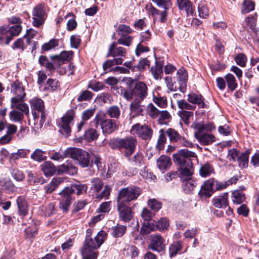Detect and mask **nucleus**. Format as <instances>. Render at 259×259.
<instances>
[{"instance_id":"a18cd8bd","label":"nucleus","mask_w":259,"mask_h":259,"mask_svg":"<svg viewBox=\"0 0 259 259\" xmlns=\"http://www.w3.org/2000/svg\"><path fill=\"white\" fill-rule=\"evenodd\" d=\"M72 54V51H64L61 52L59 55L51 57V58L53 60L56 59L59 61V62H60L61 61H69L71 59Z\"/></svg>"},{"instance_id":"412c9836","label":"nucleus","mask_w":259,"mask_h":259,"mask_svg":"<svg viewBox=\"0 0 259 259\" xmlns=\"http://www.w3.org/2000/svg\"><path fill=\"white\" fill-rule=\"evenodd\" d=\"M177 81L179 84V90L182 92H185L188 80V74L185 69L182 67L177 72Z\"/></svg>"},{"instance_id":"c85d7f7f","label":"nucleus","mask_w":259,"mask_h":259,"mask_svg":"<svg viewBox=\"0 0 259 259\" xmlns=\"http://www.w3.org/2000/svg\"><path fill=\"white\" fill-rule=\"evenodd\" d=\"M2 189L7 193L15 192L17 190V187L15 186L13 182L9 179L5 178L1 184Z\"/></svg>"},{"instance_id":"5701e85b","label":"nucleus","mask_w":259,"mask_h":259,"mask_svg":"<svg viewBox=\"0 0 259 259\" xmlns=\"http://www.w3.org/2000/svg\"><path fill=\"white\" fill-rule=\"evenodd\" d=\"M57 169L59 173H65L70 175H73L77 171V168L68 161L58 166Z\"/></svg>"},{"instance_id":"a878e982","label":"nucleus","mask_w":259,"mask_h":259,"mask_svg":"<svg viewBox=\"0 0 259 259\" xmlns=\"http://www.w3.org/2000/svg\"><path fill=\"white\" fill-rule=\"evenodd\" d=\"M202 95L195 93H191L188 95V101L192 104L197 105L199 107L204 108L205 104Z\"/></svg>"},{"instance_id":"2eb2a0df","label":"nucleus","mask_w":259,"mask_h":259,"mask_svg":"<svg viewBox=\"0 0 259 259\" xmlns=\"http://www.w3.org/2000/svg\"><path fill=\"white\" fill-rule=\"evenodd\" d=\"M165 239L159 234L152 235L148 245V248L158 252L163 251L165 249Z\"/></svg>"},{"instance_id":"bf43d9fd","label":"nucleus","mask_w":259,"mask_h":259,"mask_svg":"<svg viewBox=\"0 0 259 259\" xmlns=\"http://www.w3.org/2000/svg\"><path fill=\"white\" fill-rule=\"evenodd\" d=\"M37 228L34 224H31L30 226H28L25 230V234L26 237L27 238H32L37 233Z\"/></svg>"},{"instance_id":"39448f33","label":"nucleus","mask_w":259,"mask_h":259,"mask_svg":"<svg viewBox=\"0 0 259 259\" xmlns=\"http://www.w3.org/2000/svg\"><path fill=\"white\" fill-rule=\"evenodd\" d=\"M173 159L180 166L193 165L192 160L197 161V156L195 153L187 149H181L177 153L173 154Z\"/></svg>"},{"instance_id":"37998d69","label":"nucleus","mask_w":259,"mask_h":259,"mask_svg":"<svg viewBox=\"0 0 259 259\" xmlns=\"http://www.w3.org/2000/svg\"><path fill=\"white\" fill-rule=\"evenodd\" d=\"M232 199L234 203L239 204L245 200V196L244 193L239 190H234L232 193Z\"/></svg>"},{"instance_id":"f03ea898","label":"nucleus","mask_w":259,"mask_h":259,"mask_svg":"<svg viewBox=\"0 0 259 259\" xmlns=\"http://www.w3.org/2000/svg\"><path fill=\"white\" fill-rule=\"evenodd\" d=\"M11 90L13 95V97L11 99V107L20 110L26 115L28 114L29 112L28 106L24 103L26 94L22 83L19 81H15L11 85Z\"/></svg>"},{"instance_id":"338daca9","label":"nucleus","mask_w":259,"mask_h":259,"mask_svg":"<svg viewBox=\"0 0 259 259\" xmlns=\"http://www.w3.org/2000/svg\"><path fill=\"white\" fill-rule=\"evenodd\" d=\"M148 206L153 210L157 211L161 208L160 202L155 199H149L148 201Z\"/></svg>"},{"instance_id":"9b49d317","label":"nucleus","mask_w":259,"mask_h":259,"mask_svg":"<svg viewBox=\"0 0 259 259\" xmlns=\"http://www.w3.org/2000/svg\"><path fill=\"white\" fill-rule=\"evenodd\" d=\"M75 112L73 110H68L66 114L60 119L59 122L60 126L59 132L68 137L71 132L70 125L74 119Z\"/></svg>"},{"instance_id":"de8ad7c7","label":"nucleus","mask_w":259,"mask_h":259,"mask_svg":"<svg viewBox=\"0 0 259 259\" xmlns=\"http://www.w3.org/2000/svg\"><path fill=\"white\" fill-rule=\"evenodd\" d=\"M62 68L66 69V67L64 66L63 64H61L59 63V67L58 69V71L59 73L61 75L66 74L69 76L70 75L73 74L75 67L73 64H70L66 66V70H64L63 72L61 71Z\"/></svg>"},{"instance_id":"864d4df0","label":"nucleus","mask_w":259,"mask_h":259,"mask_svg":"<svg viewBox=\"0 0 259 259\" xmlns=\"http://www.w3.org/2000/svg\"><path fill=\"white\" fill-rule=\"evenodd\" d=\"M198 11L200 18L206 19L208 16L209 11L204 2L198 5Z\"/></svg>"},{"instance_id":"603ef678","label":"nucleus","mask_w":259,"mask_h":259,"mask_svg":"<svg viewBox=\"0 0 259 259\" xmlns=\"http://www.w3.org/2000/svg\"><path fill=\"white\" fill-rule=\"evenodd\" d=\"M225 77L227 81L228 88L231 91H234L237 86L234 76L232 74L228 73Z\"/></svg>"},{"instance_id":"f8f14e48","label":"nucleus","mask_w":259,"mask_h":259,"mask_svg":"<svg viewBox=\"0 0 259 259\" xmlns=\"http://www.w3.org/2000/svg\"><path fill=\"white\" fill-rule=\"evenodd\" d=\"M131 133L133 135H137L141 139L147 140L151 139L153 132L148 126L137 123L132 127Z\"/></svg>"},{"instance_id":"69168bd1","label":"nucleus","mask_w":259,"mask_h":259,"mask_svg":"<svg viewBox=\"0 0 259 259\" xmlns=\"http://www.w3.org/2000/svg\"><path fill=\"white\" fill-rule=\"evenodd\" d=\"M177 104L178 107L181 109V110H194L196 108L195 106L190 105L184 100H178Z\"/></svg>"},{"instance_id":"5fc2aeb1","label":"nucleus","mask_w":259,"mask_h":259,"mask_svg":"<svg viewBox=\"0 0 259 259\" xmlns=\"http://www.w3.org/2000/svg\"><path fill=\"white\" fill-rule=\"evenodd\" d=\"M254 9V3L249 0H244L242 4V13L246 14Z\"/></svg>"},{"instance_id":"2f4dec72","label":"nucleus","mask_w":259,"mask_h":259,"mask_svg":"<svg viewBox=\"0 0 259 259\" xmlns=\"http://www.w3.org/2000/svg\"><path fill=\"white\" fill-rule=\"evenodd\" d=\"M24 112L16 108H14L9 113L10 119L14 122L22 121L24 118Z\"/></svg>"},{"instance_id":"4be33fe9","label":"nucleus","mask_w":259,"mask_h":259,"mask_svg":"<svg viewBox=\"0 0 259 259\" xmlns=\"http://www.w3.org/2000/svg\"><path fill=\"white\" fill-rule=\"evenodd\" d=\"M126 54L125 49L122 47H116L115 42H113L109 47L108 56H112L114 58L124 57Z\"/></svg>"},{"instance_id":"393cba45","label":"nucleus","mask_w":259,"mask_h":259,"mask_svg":"<svg viewBox=\"0 0 259 259\" xmlns=\"http://www.w3.org/2000/svg\"><path fill=\"white\" fill-rule=\"evenodd\" d=\"M228 193H224L213 199L212 202L214 206L218 208H225L228 206Z\"/></svg>"},{"instance_id":"7ed1b4c3","label":"nucleus","mask_w":259,"mask_h":259,"mask_svg":"<svg viewBox=\"0 0 259 259\" xmlns=\"http://www.w3.org/2000/svg\"><path fill=\"white\" fill-rule=\"evenodd\" d=\"M64 155L75 160L82 168L91 165V155L88 152L81 149L75 147L68 148L64 151Z\"/></svg>"},{"instance_id":"0eeeda50","label":"nucleus","mask_w":259,"mask_h":259,"mask_svg":"<svg viewBox=\"0 0 259 259\" xmlns=\"http://www.w3.org/2000/svg\"><path fill=\"white\" fill-rule=\"evenodd\" d=\"M115 143L118 149L124 150V155L128 157L135 151L137 141L135 138L131 137L123 139H117Z\"/></svg>"},{"instance_id":"a19ab883","label":"nucleus","mask_w":259,"mask_h":259,"mask_svg":"<svg viewBox=\"0 0 259 259\" xmlns=\"http://www.w3.org/2000/svg\"><path fill=\"white\" fill-rule=\"evenodd\" d=\"M153 77L156 79L160 78L163 74V68L161 64L156 63L155 66H152L150 69Z\"/></svg>"},{"instance_id":"ddd939ff","label":"nucleus","mask_w":259,"mask_h":259,"mask_svg":"<svg viewBox=\"0 0 259 259\" xmlns=\"http://www.w3.org/2000/svg\"><path fill=\"white\" fill-rule=\"evenodd\" d=\"M168 226V220L164 218L160 219L158 221H153L152 224L148 223L147 226L142 227L141 231L143 234H148L150 231L154 230L155 229L160 231L166 230Z\"/></svg>"},{"instance_id":"e2e57ef3","label":"nucleus","mask_w":259,"mask_h":259,"mask_svg":"<svg viewBox=\"0 0 259 259\" xmlns=\"http://www.w3.org/2000/svg\"><path fill=\"white\" fill-rule=\"evenodd\" d=\"M132 31L131 27L124 24H120L117 29V32L119 35L121 36L127 35Z\"/></svg>"},{"instance_id":"72a5a7b5","label":"nucleus","mask_w":259,"mask_h":259,"mask_svg":"<svg viewBox=\"0 0 259 259\" xmlns=\"http://www.w3.org/2000/svg\"><path fill=\"white\" fill-rule=\"evenodd\" d=\"M17 204L19 214L23 216L26 215L28 211V206L25 199L22 196L18 197L17 199Z\"/></svg>"},{"instance_id":"aec40b11","label":"nucleus","mask_w":259,"mask_h":259,"mask_svg":"<svg viewBox=\"0 0 259 259\" xmlns=\"http://www.w3.org/2000/svg\"><path fill=\"white\" fill-rule=\"evenodd\" d=\"M133 90L135 99L143 101L147 96V87L143 82H137Z\"/></svg>"},{"instance_id":"f704fd0d","label":"nucleus","mask_w":259,"mask_h":259,"mask_svg":"<svg viewBox=\"0 0 259 259\" xmlns=\"http://www.w3.org/2000/svg\"><path fill=\"white\" fill-rule=\"evenodd\" d=\"M182 248V243L181 241H179L174 242L169 246V257H172L175 256L177 253L181 251Z\"/></svg>"},{"instance_id":"1a4fd4ad","label":"nucleus","mask_w":259,"mask_h":259,"mask_svg":"<svg viewBox=\"0 0 259 259\" xmlns=\"http://www.w3.org/2000/svg\"><path fill=\"white\" fill-rule=\"evenodd\" d=\"M74 193L75 190L72 187H65L59 193V195L61 198L59 204V207L63 212L68 211L73 199L72 196Z\"/></svg>"},{"instance_id":"9d476101","label":"nucleus","mask_w":259,"mask_h":259,"mask_svg":"<svg viewBox=\"0 0 259 259\" xmlns=\"http://www.w3.org/2000/svg\"><path fill=\"white\" fill-rule=\"evenodd\" d=\"M91 182L92 185L91 190L94 193H96V197L97 198L102 199L108 197L112 190L111 187L109 185H105L103 191L99 193L103 187L102 181L98 178H93Z\"/></svg>"},{"instance_id":"680f3d73","label":"nucleus","mask_w":259,"mask_h":259,"mask_svg":"<svg viewBox=\"0 0 259 259\" xmlns=\"http://www.w3.org/2000/svg\"><path fill=\"white\" fill-rule=\"evenodd\" d=\"M59 87V81L56 79L49 78L48 79L46 88L49 91H54Z\"/></svg>"},{"instance_id":"4468645a","label":"nucleus","mask_w":259,"mask_h":259,"mask_svg":"<svg viewBox=\"0 0 259 259\" xmlns=\"http://www.w3.org/2000/svg\"><path fill=\"white\" fill-rule=\"evenodd\" d=\"M145 9L148 12V14L150 16L153 20L154 22L156 20H160L161 23H164L167 20L168 10L164 9V10L160 12L158 9L154 8L151 4L146 5Z\"/></svg>"},{"instance_id":"cd10ccee","label":"nucleus","mask_w":259,"mask_h":259,"mask_svg":"<svg viewBox=\"0 0 259 259\" xmlns=\"http://www.w3.org/2000/svg\"><path fill=\"white\" fill-rule=\"evenodd\" d=\"M171 162L169 157L161 155L157 160V165L161 170H165L169 168Z\"/></svg>"},{"instance_id":"49530a36","label":"nucleus","mask_w":259,"mask_h":259,"mask_svg":"<svg viewBox=\"0 0 259 259\" xmlns=\"http://www.w3.org/2000/svg\"><path fill=\"white\" fill-rule=\"evenodd\" d=\"M126 229L125 226L117 225L111 228L112 234L115 237H121L125 233Z\"/></svg>"},{"instance_id":"a211bd4d","label":"nucleus","mask_w":259,"mask_h":259,"mask_svg":"<svg viewBox=\"0 0 259 259\" xmlns=\"http://www.w3.org/2000/svg\"><path fill=\"white\" fill-rule=\"evenodd\" d=\"M214 185V179H209L204 181L203 184L201 186L198 194L201 197L208 198L213 193L214 189L213 186Z\"/></svg>"},{"instance_id":"774afa93","label":"nucleus","mask_w":259,"mask_h":259,"mask_svg":"<svg viewBox=\"0 0 259 259\" xmlns=\"http://www.w3.org/2000/svg\"><path fill=\"white\" fill-rule=\"evenodd\" d=\"M149 115L152 118H158L159 116L160 111L158 110L152 104H149L147 106Z\"/></svg>"},{"instance_id":"7c9ffc66","label":"nucleus","mask_w":259,"mask_h":259,"mask_svg":"<svg viewBox=\"0 0 259 259\" xmlns=\"http://www.w3.org/2000/svg\"><path fill=\"white\" fill-rule=\"evenodd\" d=\"M202 145H208L215 141V137L212 134L203 133L196 139Z\"/></svg>"},{"instance_id":"58836bf2","label":"nucleus","mask_w":259,"mask_h":259,"mask_svg":"<svg viewBox=\"0 0 259 259\" xmlns=\"http://www.w3.org/2000/svg\"><path fill=\"white\" fill-rule=\"evenodd\" d=\"M213 172V169L209 163L202 165L199 169V174L201 177L205 178L209 176Z\"/></svg>"},{"instance_id":"423d86ee","label":"nucleus","mask_w":259,"mask_h":259,"mask_svg":"<svg viewBox=\"0 0 259 259\" xmlns=\"http://www.w3.org/2000/svg\"><path fill=\"white\" fill-rule=\"evenodd\" d=\"M104 113H99L96 115L95 121L96 124L100 123L104 134H110L117 130L118 124L114 119H106Z\"/></svg>"},{"instance_id":"79ce46f5","label":"nucleus","mask_w":259,"mask_h":259,"mask_svg":"<svg viewBox=\"0 0 259 259\" xmlns=\"http://www.w3.org/2000/svg\"><path fill=\"white\" fill-rule=\"evenodd\" d=\"M30 105L32 109L37 111L44 110V102L40 98H33L30 101Z\"/></svg>"},{"instance_id":"20e7f679","label":"nucleus","mask_w":259,"mask_h":259,"mask_svg":"<svg viewBox=\"0 0 259 259\" xmlns=\"http://www.w3.org/2000/svg\"><path fill=\"white\" fill-rule=\"evenodd\" d=\"M141 193V189L135 186L122 188L118 192L117 203L127 204L131 201L136 200Z\"/></svg>"},{"instance_id":"0e129e2a","label":"nucleus","mask_w":259,"mask_h":259,"mask_svg":"<svg viewBox=\"0 0 259 259\" xmlns=\"http://www.w3.org/2000/svg\"><path fill=\"white\" fill-rule=\"evenodd\" d=\"M59 40L57 39H52L48 42L42 46V50L44 51H48L59 45Z\"/></svg>"},{"instance_id":"e433bc0d","label":"nucleus","mask_w":259,"mask_h":259,"mask_svg":"<svg viewBox=\"0 0 259 259\" xmlns=\"http://www.w3.org/2000/svg\"><path fill=\"white\" fill-rule=\"evenodd\" d=\"M29 44V39L24 36L23 38H20L14 43L12 46L13 49H19L23 51L26 47Z\"/></svg>"},{"instance_id":"8fccbe9b","label":"nucleus","mask_w":259,"mask_h":259,"mask_svg":"<svg viewBox=\"0 0 259 259\" xmlns=\"http://www.w3.org/2000/svg\"><path fill=\"white\" fill-rule=\"evenodd\" d=\"M179 173L182 177H186L187 178H191L190 177L193 173V165L180 166Z\"/></svg>"},{"instance_id":"4c0bfd02","label":"nucleus","mask_w":259,"mask_h":259,"mask_svg":"<svg viewBox=\"0 0 259 259\" xmlns=\"http://www.w3.org/2000/svg\"><path fill=\"white\" fill-rule=\"evenodd\" d=\"M178 114L184 122L187 125L190 123L191 119L193 118V112L192 111L180 110L179 111Z\"/></svg>"},{"instance_id":"473e14b6","label":"nucleus","mask_w":259,"mask_h":259,"mask_svg":"<svg viewBox=\"0 0 259 259\" xmlns=\"http://www.w3.org/2000/svg\"><path fill=\"white\" fill-rule=\"evenodd\" d=\"M250 151L249 150L239 154L237 161L240 167L243 168L248 166V157Z\"/></svg>"},{"instance_id":"c03bdc74","label":"nucleus","mask_w":259,"mask_h":259,"mask_svg":"<svg viewBox=\"0 0 259 259\" xmlns=\"http://www.w3.org/2000/svg\"><path fill=\"white\" fill-rule=\"evenodd\" d=\"M29 152V150L19 149L16 152L11 153L10 156V158L16 161L20 158H25Z\"/></svg>"},{"instance_id":"c9c22d12","label":"nucleus","mask_w":259,"mask_h":259,"mask_svg":"<svg viewBox=\"0 0 259 259\" xmlns=\"http://www.w3.org/2000/svg\"><path fill=\"white\" fill-rule=\"evenodd\" d=\"M106 114L111 118L118 119L120 115V110L117 106L113 105L107 109Z\"/></svg>"},{"instance_id":"f257e3e1","label":"nucleus","mask_w":259,"mask_h":259,"mask_svg":"<svg viewBox=\"0 0 259 259\" xmlns=\"http://www.w3.org/2000/svg\"><path fill=\"white\" fill-rule=\"evenodd\" d=\"M107 233L101 230L96 236L94 239L87 238L81 250L83 259H97L98 252L94 250L99 248L107 238Z\"/></svg>"},{"instance_id":"6ab92c4d","label":"nucleus","mask_w":259,"mask_h":259,"mask_svg":"<svg viewBox=\"0 0 259 259\" xmlns=\"http://www.w3.org/2000/svg\"><path fill=\"white\" fill-rule=\"evenodd\" d=\"M117 209L119 212V218L124 222H128L133 217V213L131 208L125 204L117 203Z\"/></svg>"},{"instance_id":"4d7b16f0","label":"nucleus","mask_w":259,"mask_h":259,"mask_svg":"<svg viewBox=\"0 0 259 259\" xmlns=\"http://www.w3.org/2000/svg\"><path fill=\"white\" fill-rule=\"evenodd\" d=\"M124 251H126L127 255L131 256L132 258L138 256L139 253V250L138 248L134 245H127L125 246Z\"/></svg>"},{"instance_id":"3c124183","label":"nucleus","mask_w":259,"mask_h":259,"mask_svg":"<svg viewBox=\"0 0 259 259\" xmlns=\"http://www.w3.org/2000/svg\"><path fill=\"white\" fill-rule=\"evenodd\" d=\"M123 62V59L121 58H115L112 60H108L103 64V67L104 70L109 69L114 65L121 64Z\"/></svg>"},{"instance_id":"09e8293b","label":"nucleus","mask_w":259,"mask_h":259,"mask_svg":"<svg viewBox=\"0 0 259 259\" xmlns=\"http://www.w3.org/2000/svg\"><path fill=\"white\" fill-rule=\"evenodd\" d=\"M45 152L39 149H36L31 154V158L34 161L40 162L46 159V156L44 155Z\"/></svg>"},{"instance_id":"13d9d810","label":"nucleus","mask_w":259,"mask_h":259,"mask_svg":"<svg viewBox=\"0 0 259 259\" xmlns=\"http://www.w3.org/2000/svg\"><path fill=\"white\" fill-rule=\"evenodd\" d=\"M99 134L97 131L93 128H90L87 131L84 135L85 139L88 141H94L97 139Z\"/></svg>"},{"instance_id":"052dcab7","label":"nucleus","mask_w":259,"mask_h":259,"mask_svg":"<svg viewBox=\"0 0 259 259\" xmlns=\"http://www.w3.org/2000/svg\"><path fill=\"white\" fill-rule=\"evenodd\" d=\"M166 134L171 142H176L180 141L181 138L180 135L177 133V132L172 128H168L166 131Z\"/></svg>"},{"instance_id":"bb28decb","label":"nucleus","mask_w":259,"mask_h":259,"mask_svg":"<svg viewBox=\"0 0 259 259\" xmlns=\"http://www.w3.org/2000/svg\"><path fill=\"white\" fill-rule=\"evenodd\" d=\"M41 170L47 177L54 175L56 171L54 164L50 161H47L40 165Z\"/></svg>"},{"instance_id":"b1692460","label":"nucleus","mask_w":259,"mask_h":259,"mask_svg":"<svg viewBox=\"0 0 259 259\" xmlns=\"http://www.w3.org/2000/svg\"><path fill=\"white\" fill-rule=\"evenodd\" d=\"M137 99H135L134 101L130 104V118H135L138 115L142 114L143 111V107L141 105V102Z\"/></svg>"},{"instance_id":"ea45409f","label":"nucleus","mask_w":259,"mask_h":259,"mask_svg":"<svg viewBox=\"0 0 259 259\" xmlns=\"http://www.w3.org/2000/svg\"><path fill=\"white\" fill-rule=\"evenodd\" d=\"M195 186V182L191 178H186L183 181V189L187 193H190L194 189Z\"/></svg>"},{"instance_id":"f3484780","label":"nucleus","mask_w":259,"mask_h":259,"mask_svg":"<svg viewBox=\"0 0 259 259\" xmlns=\"http://www.w3.org/2000/svg\"><path fill=\"white\" fill-rule=\"evenodd\" d=\"M46 18V14L41 6H38L34 8L32 12L33 26L39 27L44 24Z\"/></svg>"},{"instance_id":"6e6552de","label":"nucleus","mask_w":259,"mask_h":259,"mask_svg":"<svg viewBox=\"0 0 259 259\" xmlns=\"http://www.w3.org/2000/svg\"><path fill=\"white\" fill-rule=\"evenodd\" d=\"M22 27L20 25H14L10 27H0V42H4L8 45L13 37L18 35L21 31Z\"/></svg>"},{"instance_id":"dca6fc26","label":"nucleus","mask_w":259,"mask_h":259,"mask_svg":"<svg viewBox=\"0 0 259 259\" xmlns=\"http://www.w3.org/2000/svg\"><path fill=\"white\" fill-rule=\"evenodd\" d=\"M194 130V136L197 139L205 132H211L215 129V126L212 123H204V122H195L191 125Z\"/></svg>"},{"instance_id":"c756f323","label":"nucleus","mask_w":259,"mask_h":259,"mask_svg":"<svg viewBox=\"0 0 259 259\" xmlns=\"http://www.w3.org/2000/svg\"><path fill=\"white\" fill-rule=\"evenodd\" d=\"M177 2L180 10H184L187 14L193 15L192 4L189 0H177Z\"/></svg>"},{"instance_id":"6e6d98bb","label":"nucleus","mask_w":259,"mask_h":259,"mask_svg":"<svg viewBox=\"0 0 259 259\" xmlns=\"http://www.w3.org/2000/svg\"><path fill=\"white\" fill-rule=\"evenodd\" d=\"M166 140V138L164 131L163 130H160L159 131V136L156 145L157 149L159 150L162 149L164 147Z\"/></svg>"}]
</instances>
